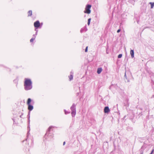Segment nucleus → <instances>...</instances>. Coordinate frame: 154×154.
Returning a JSON list of instances; mask_svg holds the SVG:
<instances>
[{"instance_id":"5","label":"nucleus","mask_w":154,"mask_h":154,"mask_svg":"<svg viewBox=\"0 0 154 154\" xmlns=\"http://www.w3.org/2000/svg\"><path fill=\"white\" fill-rule=\"evenodd\" d=\"M91 5H87L85 7V10L84 11V12L85 13L89 14L90 13L91 11L90 8L91 7Z\"/></svg>"},{"instance_id":"33","label":"nucleus","mask_w":154,"mask_h":154,"mask_svg":"<svg viewBox=\"0 0 154 154\" xmlns=\"http://www.w3.org/2000/svg\"><path fill=\"white\" fill-rule=\"evenodd\" d=\"M106 53H107V54H108V51H107V50L106 51Z\"/></svg>"},{"instance_id":"32","label":"nucleus","mask_w":154,"mask_h":154,"mask_svg":"<svg viewBox=\"0 0 154 154\" xmlns=\"http://www.w3.org/2000/svg\"><path fill=\"white\" fill-rule=\"evenodd\" d=\"M22 115H21L20 116V118H21L22 117Z\"/></svg>"},{"instance_id":"8","label":"nucleus","mask_w":154,"mask_h":154,"mask_svg":"<svg viewBox=\"0 0 154 154\" xmlns=\"http://www.w3.org/2000/svg\"><path fill=\"white\" fill-rule=\"evenodd\" d=\"M87 29L86 27L85 26L84 27L81 29L80 30V32L81 33H83V32H86L87 31Z\"/></svg>"},{"instance_id":"23","label":"nucleus","mask_w":154,"mask_h":154,"mask_svg":"<svg viewBox=\"0 0 154 154\" xmlns=\"http://www.w3.org/2000/svg\"><path fill=\"white\" fill-rule=\"evenodd\" d=\"M129 2L130 3H133V2H134V0H129Z\"/></svg>"},{"instance_id":"14","label":"nucleus","mask_w":154,"mask_h":154,"mask_svg":"<svg viewBox=\"0 0 154 154\" xmlns=\"http://www.w3.org/2000/svg\"><path fill=\"white\" fill-rule=\"evenodd\" d=\"M69 80L71 81L73 79V75H70L69 76Z\"/></svg>"},{"instance_id":"9","label":"nucleus","mask_w":154,"mask_h":154,"mask_svg":"<svg viewBox=\"0 0 154 154\" xmlns=\"http://www.w3.org/2000/svg\"><path fill=\"white\" fill-rule=\"evenodd\" d=\"M130 54L132 58H133L134 57V50H131L130 51Z\"/></svg>"},{"instance_id":"28","label":"nucleus","mask_w":154,"mask_h":154,"mask_svg":"<svg viewBox=\"0 0 154 154\" xmlns=\"http://www.w3.org/2000/svg\"><path fill=\"white\" fill-rule=\"evenodd\" d=\"M40 24H41V25H40V26H41V27H42V26L43 25V23H40Z\"/></svg>"},{"instance_id":"18","label":"nucleus","mask_w":154,"mask_h":154,"mask_svg":"<svg viewBox=\"0 0 154 154\" xmlns=\"http://www.w3.org/2000/svg\"><path fill=\"white\" fill-rule=\"evenodd\" d=\"M35 38L32 37L30 40V42H32L33 41V40L35 39Z\"/></svg>"},{"instance_id":"30","label":"nucleus","mask_w":154,"mask_h":154,"mask_svg":"<svg viewBox=\"0 0 154 154\" xmlns=\"http://www.w3.org/2000/svg\"><path fill=\"white\" fill-rule=\"evenodd\" d=\"M37 33H38V32L37 31V32H35V35H36L37 34Z\"/></svg>"},{"instance_id":"16","label":"nucleus","mask_w":154,"mask_h":154,"mask_svg":"<svg viewBox=\"0 0 154 154\" xmlns=\"http://www.w3.org/2000/svg\"><path fill=\"white\" fill-rule=\"evenodd\" d=\"M91 20V18H89L88 19V25H89L90 24V23Z\"/></svg>"},{"instance_id":"1","label":"nucleus","mask_w":154,"mask_h":154,"mask_svg":"<svg viewBox=\"0 0 154 154\" xmlns=\"http://www.w3.org/2000/svg\"><path fill=\"white\" fill-rule=\"evenodd\" d=\"M24 89L28 91L31 89L32 88V82L30 79L25 78L24 83Z\"/></svg>"},{"instance_id":"25","label":"nucleus","mask_w":154,"mask_h":154,"mask_svg":"<svg viewBox=\"0 0 154 154\" xmlns=\"http://www.w3.org/2000/svg\"><path fill=\"white\" fill-rule=\"evenodd\" d=\"M120 31H121V29H118V30H117V33H119V32H120Z\"/></svg>"},{"instance_id":"22","label":"nucleus","mask_w":154,"mask_h":154,"mask_svg":"<svg viewBox=\"0 0 154 154\" xmlns=\"http://www.w3.org/2000/svg\"><path fill=\"white\" fill-rule=\"evenodd\" d=\"M28 128H29V129L28 132L27 133V135H28V134H29V131H30V127H29V125L28 126Z\"/></svg>"},{"instance_id":"13","label":"nucleus","mask_w":154,"mask_h":154,"mask_svg":"<svg viewBox=\"0 0 154 154\" xmlns=\"http://www.w3.org/2000/svg\"><path fill=\"white\" fill-rule=\"evenodd\" d=\"M30 112H28V115H27V116L28 119V122H29V125L30 123Z\"/></svg>"},{"instance_id":"27","label":"nucleus","mask_w":154,"mask_h":154,"mask_svg":"<svg viewBox=\"0 0 154 154\" xmlns=\"http://www.w3.org/2000/svg\"><path fill=\"white\" fill-rule=\"evenodd\" d=\"M38 28H35V30L36 31V32H37H37H38V30L37 29Z\"/></svg>"},{"instance_id":"21","label":"nucleus","mask_w":154,"mask_h":154,"mask_svg":"<svg viewBox=\"0 0 154 154\" xmlns=\"http://www.w3.org/2000/svg\"><path fill=\"white\" fill-rule=\"evenodd\" d=\"M88 47L87 46L86 47L85 49V52H87L88 51Z\"/></svg>"},{"instance_id":"10","label":"nucleus","mask_w":154,"mask_h":154,"mask_svg":"<svg viewBox=\"0 0 154 154\" xmlns=\"http://www.w3.org/2000/svg\"><path fill=\"white\" fill-rule=\"evenodd\" d=\"M125 101V103H124V106H127V107H128L129 106V103H128V100H126Z\"/></svg>"},{"instance_id":"24","label":"nucleus","mask_w":154,"mask_h":154,"mask_svg":"<svg viewBox=\"0 0 154 154\" xmlns=\"http://www.w3.org/2000/svg\"><path fill=\"white\" fill-rule=\"evenodd\" d=\"M73 72L72 71L70 72V75H73Z\"/></svg>"},{"instance_id":"31","label":"nucleus","mask_w":154,"mask_h":154,"mask_svg":"<svg viewBox=\"0 0 154 154\" xmlns=\"http://www.w3.org/2000/svg\"><path fill=\"white\" fill-rule=\"evenodd\" d=\"M125 76L126 78V79H127V78H126V72H125Z\"/></svg>"},{"instance_id":"15","label":"nucleus","mask_w":154,"mask_h":154,"mask_svg":"<svg viewBox=\"0 0 154 154\" xmlns=\"http://www.w3.org/2000/svg\"><path fill=\"white\" fill-rule=\"evenodd\" d=\"M149 4L151 5V8H152L154 5V2L153 3L150 2Z\"/></svg>"},{"instance_id":"19","label":"nucleus","mask_w":154,"mask_h":154,"mask_svg":"<svg viewBox=\"0 0 154 154\" xmlns=\"http://www.w3.org/2000/svg\"><path fill=\"white\" fill-rule=\"evenodd\" d=\"M122 56V54H119L118 55V57L119 58H121Z\"/></svg>"},{"instance_id":"7","label":"nucleus","mask_w":154,"mask_h":154,"mask_svg":"<svg viewBox=\"0 0 154 154\" xmlns=\"http://www.w3.org/2000/svg\"><path fill=\"white\" fill-rule=\"evenodd\" d=\"M110 111L109 109L108 106H106L105 107L104 109V112L105 113H107Z\"/></svg>"},{"instance_id":"6","label":"nucleus","mask_w":154,"mask_h":154,"mask_svg":"<svg viewBox=\"0 0 154 154\" xmlns=\"http://www.w3.org/2000/svg\"><path fill=\"white\" fill-rule=\"evenodd\" d=\"M34 26L36 28H41V26H40L41 24L39 21L37 20L34 23Z\"/></svg>"},{"instance_id":"3","label":"nucleus","mask_w":154,"mask_h":154,"mask_svg":"<svg viewBox=\"0 0 154 154\" xmlns=\"http://www.w3.org/2000/svg\"><path fill=\"white\" fill-rule=\"evenodd\" d=\"M53 128V127L52 126L49 127L45 134V138L48 140L49 139H51L53 136L52 134L50 133V132L51 131V129Z\"/></svg>"},{"instance_id":"4","label":"nucleus","mask_w":154,"mask_h":154,"mask_svg":"<svg viewBox=\"0 0 154 154\" xmlns=\"http://www.w3.org/2000/svg\"><path fill=\"white\" fill-rule=\"evenodd\" d=\"M76 104L74 103H73L72 105L70 107L71 110V114L72 117H74L75 116L76 113Z\"/></svg>"},{"instance_id":"12","label":"nucleus","mask_w":154,"mask_h":154,"mask_svg":"<svg viewBox=\"0 0 154 154\" xmlns=\"http://www.w3.org/2000/svg\"><path fill=\"white\" fill-rule=\"evenodd\" d=\"M28 16H31L32 15V11L31 10H29L28 12Z\"/></svg>"},{"instance_id":"26","label":"nucleus","mask_w":154,"mask_h":154,"mask_svg":"<svg viewBox=\"0 0 154 154\" xmlns=\"http://www.w3.org/2000/svg\"><path fill=\"white\" fill-rule=\"evenodd\" d=\"M36 35L35 34H34L33 35V37L35 38V39L36 37Z\"/></svg>"},{"instance_id":"11","label":"nucleus","mask_w":154,"mask_h":154,"mask_svg":"<svg viewBox=\"0 0 154 154\" xmlns=\"http://www.w3.org/2000/svg\"><path fill=\"white\" fill-rule=\"evenodd\" d=\"M102 69L101 68H99L97 69V73L98 74H100L102 72Z\"/></svg>"},{"instance_id":"17","label":"nucleus","mask_w":154,"mask_h":154,"mask_svg":"<svg viewBox=\"0 0 154 154\" xmlns=\"http://www.w3.org/2000/svg\"><path fill=\"white\" fill-rule=\"evenodd\" d=\"M64 111L65 112V114H67L69 113H70V112H68L66 110H65V109L64 110Z\"/></svg>"},{"instance_id":"29","label":"nucleus","mask_w":154,"mask_h":154,"mask_svg":"<svg viewBox=\"0 0 154 154\" xmlns=\"http://www.w3.org/2000/svg\"><path fill=\"white\" fill-rule=\"evenodd\" d=\"M66 143V142L65 141H64L63 143V145H65V144Z\"/></svg>"},{"instance_id":"20","label":"nucleus","mask_w":154,"mask_h":154,"mask_svg":"<svg viewBox=\"0 0 154 154\" xmlns=\"http://www.w3.org/2000/svg\"><path fill=\"white\" fill-rule=\"evenodd\" d=\"M154 150V149H153L152 150V151L151 153H150V154H152L153 153V152ZM140 154H143V152H141Z\"/></svg>"},{"instance_id":"2","label":"nucleus","mask_w":154,"mask_h":154,"mask_svg":"<svg viewBox=\"0 0 154 154\" xmlns=\"http://www.w3.org/2000/svg\"><path fill=\"white\" fill-rule=\"evenodd\" d=\"M34 104V101L33 100H32L30 98H29L27 99V104L28 105V109L30 112L33 109V105Z\"/></svg>"}]
</instances>
